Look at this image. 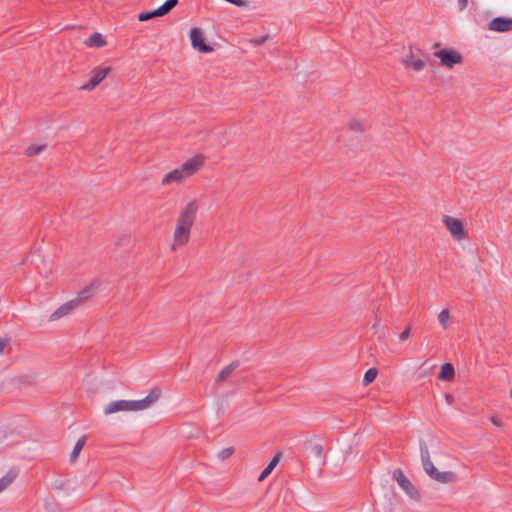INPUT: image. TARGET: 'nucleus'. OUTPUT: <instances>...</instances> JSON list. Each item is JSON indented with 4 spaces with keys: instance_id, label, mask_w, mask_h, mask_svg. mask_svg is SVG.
I'll return each instance as SVG.
<instances>
[{
    "instance_id": "1",
    "label": "nucleus",
    "mask_w": 512,
    "mask_h": 512,
    "mask_svg": "<svg viewBox=\"0 0 512 512\" xmlns=\"http://www.w3.org/2000/svg\"><path fill=\"white\" fill-rule=\"evenodd\" d=\"M434 56L440 59V64L447 68H453L456 64L463 62L462 55L456 50L450 48H443L435 51Z\"/></svg>"
},
{
    "instance_id": "2",
    "label": "nucleus",
    "mask_w": 512,
    "mask_h": 512,
    "mask_svg": "<svg viewBox=\"0 0 512 512\" xmlns=\"http://www.w3.org/2000/svg\"><path fill=\"white\" fill-rule=\"evenodd\" d=\"M393 479L396 480L398 485L405 491V493L414 500H420V493L416 486L405 476L401 469H396L393 472Z\"/></svg>"
},
{
    "instance_id": "3",
    "label": "nucleus",
    "mask_w": 512,
    "mask_h": 512,
    "mask_svg": "<svg viewBox=\"0 0 512 512\" xmlns=\"http://www.w3.org/2000/svg\"><path fill=\"white\" fill-rule=\"evenodd\" d=\"M161 396V389L154 387L149 394L141 400H129V411H140L147 409L155 403Z\"/></svg>"
},
{
    "instance_id": "4",
    "label": "nucleus",
    "mask_w": 512,
    "mask_h": 512,
    "mask_svg": "<svg viewBox=\"0 0 512 512\" xmlns=\"http://www.w3.org/2000/svg\"><path fill=\"white\" fill-rule=\"evenodd\" d=\"M443 222L455 240L461 241L467 238V232L461 220L446 215Z\"/></svg>"
},
{
    "instance_id": "5",
    "label": "nucleus",
    "mask_w": 512,
    "mask_h": 512,
    "mask_svg": "<svg viewBox=\"0 0 512 512\" xmlns=\"http://www.w3.org/2000/svg\"><path fill=\"white\" fill-rule=\"evenodd\" d=\"M111 67L98 66L90 72L89 81L80 87L81 90L91 91L98 86L104 78L111 72Z\"/></svg>"
},
{
    "instance_id": "6",
    "label": "nucleus",
    "mask_w": 512,
    "mask_h": 512,
    "mask_svg": "<svg viewBox=\"0 0 512 512\" xmlns=\"http://www.w3.org/2000/svg\"><path fill=\"white\" fill-rule=\"evenodd\" d=\"M190 40L192 47L201 53H210L214 50L211 45L205 42L203 32L198 27L190 30Z\"/></svg>"
},
{
    "instance_id": "7",
    "label": "nucleus",
    "mask_w": 512,
    "mask_h": 512,
    "mask_svg": "<svg viewBox=\"0 0 512 512\" xmlns=\"http://www.w3.org/2000/svg\"><path fill=\"white\" fill-rule=\"evenodd\" d=\"M198 209L199 206L196 200L189 202L180 213L177 221L192 227L195 222Z\"/></svg>"
},
{
    "instance_id": "8",
    "label": "nucleus",
    "mask_w": 512,
    "mask_h": 512,
    "mask_svg": "<svg viewBox=\"0 0 512 512\" xmlns=\"http://www.w3.org/2000/svg\"><path fill=\"white\" fill-rule=\"evenodd\" d=\"M304 451L315 458H321L324 452V446L322 442L316 437L307 438L303 442Z\"/></svg>"
},
{
    "instance_id": "9",
    "label": "nucleus",
    "mask_w": 512,
    "mask_h": 512,
    "mask_svg": "<svg viewBox=\"0 0 512 512\" xmlns=\"http://www.w3.org/2000/svg\"><path fill=\"white\" fill-rule=\"evenodd\" d=\"M420 454H421V461L423 465V469L427 473V475L433 479V476H435L438 469L434 466L433 462L430 458V453L428 450V447L425 443V441H420Z\"/></svg>"
},
{
    "instance_id": "10",
    "label": "nucleus",
    "mask_w": 512,
    "mask_h": 512,
    "mask_svg": "<svg viewBox=\"0 0 512 512\" xmlns=\"http://www.w3.org/2000/svg\"><path fill=\"white\" fill-rule=\"evenodd\" d=\"M190 231V226L177 221L174 231V245L172 248L175 249L176 246H183L187 244L190 239Z\"/></svg>"
},
{
    "instance_id": "11",
    "label": "nucleus",
    "mask_w": 512,
    "mask_h": 512,
    "mask_svg": "<svg viewBox=\"0 0 512 512\" xmlns=\"http://www.w3.org/2000/svg\"><path fill=\"white\" fill-rule=\"evenodd\" d=\"M488 29L500 33L512 31V18L504 16L495 17L488 23Z\"/></svg>"
},
{
    "instance_id": "12",
    "label": "nucleus",
    "mask_w": 512,
    "mask_h": 512,
    "mask_svg": "<svg viewBox=\"0 0 512 512\" xmlns=\"http://www.w3.org/2000/svg\"><path fill=\"white\" fill-rule=\"evenodd\" d=\"M203 160H204L203 156H195V157L187 160L186 162H184L181 165L180 170L184 176L185 175L186 176L193 175L203 165Z\"/></svg>"
},
{
    "instance_id": "13",
    "label": "nucleus",
    "mask_w": 512,
    "mask_h": 512,
    "mask_svg": "<svg viewBox=\"0 0 512 512\" xmlns=\"http://www.w3.org/2000/svg\"><path fill=\"white\" fill-rule=\"evenodd\" d=\"M121 411H129V400L111 401L105 405L103 409L105 415H110Z\"/></svg>"
},
{
    "instance_id": "14",
    "label": "nucleus",
    "mask_w": 512,
    "mask_h": 512,
    "mask_svg": "<svg viewBox=\"0 0 512 512\" xmlns=\"http://www.w3.org/2000/svg\"><path fill=\"white\" fill-rule=\"evenodd\" d=\"M98 287L99 283L93 282L90 285L83 288L81 291H79L77 297L74 299L75 301H77V306L91 298L96 293Z\"/></svg>"
},
{
    "instance_id": "15",
    "label": "nucleus",
    "mask_w": 512,
    "mask_h": 512,
    "mask_svg": "<svg viewBox=\"0 0 512 512\" xmlns=\"http://www.w3.org/2000/svg\"><path fill=\"white\" fill-rule=\"evenodd\" d=\"M77 307V301L71 300L63 305H61L58 309H56L50 316V320H57L67 314H69L72 310Z\"/></svg>"
},
{
    "instance_id": "16",
    "label": "nucleus",
    "mask_w": 512,
    "mask_h": 512,
    "mask_svg": "<svg viewBox=\"0 0 512 512\" xmlns=\"http://www.w3.org/2000/svg\"><path fill=\"white\" fill-rule=\"evenodd\" d=\"M281 457H282V453L281 452H278V453L275 454V456L270 460V462L265 467V469L260 473V475L258 477V481L259 482L264 481L272 473L274 468L279 463Z\"/></svg>"
},
{
    "instance_id": "17",
    "label": "nucleus",
    "mask_w": 512,
    "mask_h": 512,
    "mask_svg": "<svg viewBox=\"0 0 512 512\" xmlns=\"http://www.w3.org/2000/svg\"><path fill=\"white\" fill-rule=\"evenodd\" d=\"M455 376V368L452 363H444L441 366L440 372L438 374V379L442 381H451Z\"/></svg>"
},
{
    "instance_id": "18",
    "label": "nucleus",
    "mask_w": 512,
    "mask_h": 512,
    "mask_svg": "<svg viewBox=\"0 0 512 512\" xmlns=\"http://www.w3.org/2000/svg\"><path fill=\"white\" fill-rule=\"evenodd\" d=\"M433 480L443 484L452 483L457 480V475L452 471H437L435 476H433Z\"/></svg>"
},
{
    "instance_id": "19",
    "label": "nucleus",
    "mask_w": 512,
    "mask_h": 512,
    "mask_svg": "<svg viewBox=\"0 0 512 512\" xmlns=\"http://www.w3.org/2000/svg\"><path fill=\"white\" fill-rule=\"evenodd\" d=\"M414 55L412 51H410L409 56L407 58L402 59V63L405 67H412L415 71H420L425 67V62L422 59L414 60Z\"/></svg>"
},
{
    "instance_id": "20",
    "label": "nucleus",
    "mask_w": 512,
    "mask_h": 512,
    "mask_svg": "<svg viewBox=\"0 0 512 512\" xmlns=\"http://www.w3.org/2000/svg\"><path fill=\"white\" fill-rule=\"evenodd\" d=\"M18 476V470L10 469L3 477L0 478V493L5 490Z\"/></svg>"
},
{
    "instance_id": "21",
    "label": "nucleus",
    "mask_w": 512,
    "mask_h": 512,
    "mask_svg": "<svg viewBox=\"0 0 512 512\" xmlns=\"http://www.w3.org/2000/svg\"><path fill=\"white\" fill-rule=\"evenodd\" d=\"M239 366V361H233L231 362L229 365H227L226 367H224L219 373L218 375L216 376V379L215 381L218 383V382H221V381H224L226 378H228L234 371L235 369Z\"/></svg>"
},
{
    "instance_id": "22",
    "label": "nucleus",
    "mask_w": 512,
    "mask_h": 512,
    "mask_svg": "<svg viewBox=\"0 0 512 512\" xmlns=\"http://www.w3.org/2000/svg\"><path fill=\"white\" fill-rule=\"evenodd\" d=\"M184 179V175L181 172L180 168L174 169L169 173L165 174L162 179V185H166L172 182H181Z\"/></svg>"
},
{
    "instance_id": "23",
    "label": "nucleus",
    "mask_w": 512,
    "mask_h": 512,
    "mask_svg": "<svg viewBox=\"0 0 512 512\" xmlns=\"http://www.w3.org/2000/svg\"><path fill=\"white\" fill-rule=\"evenodd\" d=\"M84 43L89 47L100 48L106 44V41L100 33L95 32L89 38H87Z\"/></svg>"
},
{
    "instance_id": "24",
    "label": "nucleus",
    "mask_w": 512,
    "mask_h": 512,
    "mask_svg": "<svg viewBox=\"0 0 512 512\" xmlns=\"http://www.w3.org/2000/svg\"><path fill=\"white\" fill-rule=\"evenodd\" d=\"M85 443H86V436H82V437H80L77 440V442H76V444H75V446H74V448H73V450H72V452L70 454V462L73 463V462H75L77 460V458H78L81 450L83 449Z\"/></svg>"
},
{
    "instance_id": "25",
    "label": "nucleus",
    "mask_w": 512,
    "mask_h": 512,
    "mask_svg": "<svg viewBox=\"0 0 512 512\" xmlns=\"http://www.w3.org/2000/svg\"><path fill=\"white\" fill-rule=\"evenodd\" d=\"M377 375H378L377 368H375V367L369 368L364 374V377L362 380L363 386H368L369 384H371L376 379Z\"/></svg>"
},
{
    "instance_id": "26",
    "label": "nucleus",
    "mask_w": 512,
    "mask_h": 512,
    "mask_svg": "<svg viewBox=\"0 0 512 512\" xmlns=\"http://www.w3.org/2000/svg\"><path fill=\"white\" fill-rule=\"evenodd\" d=\"M179 3L178 0H166L160 7H158L161 16L168 14Z\"/></svg>"
},
{
    "instance_id": "27",
    "label": "nucleus",
    "mask_w": 512,
    "mask_h": 512,
    "mask_svg": "<svg viewBox=\"0 0 512 512\" xmlns=\"http://www.w3.org/2000/svg\"><path fill=\"white\" fill-rule=\"evenodd\" d=\"M156 17H162L161 14L159 13L158 8L154 9V10H151V11L141 12L138 15V19L141 22L148 21V20H150L152 18H156Z\"/></svg>"
},
{
    "instance_id": "28",
    "label": "nucleus",
    "mask_w": 512,
    "mask_h": 512,
    "mask_svg": "<svg viewBox=\"0 0 512 512\" xmlns=\"http://www.w3.org/2000/svg\"><path fill=\"white\" fill-rule=\"evenodd\" d=\"M46 149V145L43 144V145H30L26 150H25V155L29 156V157H32V156H35V155H38L40 154L41 152H43L44 150Z\"/></svg>"
},
{
    "instance_id": "29",
    "label": "nucleus",
    "mask_w": 512,
    "mask_h": 512,
    "mask_svg": "<svg viewBox=\"0 0 512 512\" xmlns=\"http://www.w3.org/2000/svg\"><path fill=\"white\" fill-rule=\"evenodd\" d=\"M234 452H235V449L233 447L224 448L218 453V458L220 460L224 461V460L230 458Z\"/></svg>"
},
{
    "instance_id": "30",
    "label": "nucleus",
    "mask_w": 512,
    "mask_h": 512,
    "mask_svg": "<svg viewBox=\"0 0 512 512\" xmlns=\"http://www.w3.org/2000/svg\"><path fill=\"white\" fill-rule=\"evenodd\" d=\"M349 126L355 132H363L365 130L364 124L359 120H351Z\"/></svg>"
},
{
    "instance_id": "31",
    "label": "nucleus",
    "mask_w": 512,
    "mask_h": 512,
    "mask_svg": "<svg viewBox=\"0 0 512 512\" xmlns=\"http://www.w3.org/2000/svg\"><path fill=\"white\" fill-rule=\"evenodd\" d=\"M450 318V313L448 310H442L438 315V320L440 324L443 326V328L447 327V322Z\"/></svg>"
},
{
    "instance_id": "32",
    "label": "nucleus",
    "mask_w": 512,
    "mask_h": 512,
    "mask_svg": "<svg viewBox=\"0 0 512 512\" xmlns=\"http://www.w3.org/2000/svg\"><path fill=\"white\" fill-rule=\"evenodd\" d=\"M269 38V35H264L261 37L253 38L250 40V42L255 46L263 45Z\"/></svg>"
},
{
    "instance_id": "33",
    "label": "nucleus",
    "mask_w": 512,
    "mask_h": 512,
    "mask_svg": "<svg viewBox=\"0 0 512 512\" xmlns=\"http://www.w3.org/2000/svg\"><path fill=\"white\" fill-rule=\"evenodd\" d=\"M410 332H411V328L410 326H407L404 331L401 332V334L399 335V340L401 342L407 340L410 336Z\"/></svg>"
},
{
    "instance_id": "34",
    "label": "nucleus",
    "mask_w": 512,
    "mask_h": 512,
    "mask_svg": "<svg viewBox=\"0 0 512 512\" xmlns=\"http://www.w3.org/2000/svg\"><path fill=\"white\" fill-rule=\"evenodd\" d=\"M9 338H0V355L4 353V349L9 345Z\"/></svg>"
},
{
    "instance_id": "35",
    "label": "nucleus",
    "mask_w": 512,
    "mask_h": 512,
    "mask_svg": "<svg viewBox=\"0 0 512 512\" xmlns=\"http://www.w3.org/2000/svg\"><path fill=\"white\" fill-rule=\"evenodd\" d=\"M21 383H32L34 381V377L32 376H21L18 378Z\"/></svg>"
},
{
    "instance_id": "36",
    "label": "nucleus",
    "mask_w": 512,
    "mask_h": 512,
    "mask_svg": "<svg viewBox=\"0 0 512 512\" xmlns=\"http://www.w3.org/2000/svg\"><path fill=\"white\" fill-rule=\"evenodd\" d=\"M468 5V0H458L459 11H463Z\"/></svg>"
},
{
    "instance_id": "37",
    "label": "nucleus",
    "mask_w": 512,
    "mask_h": 512,
    "mask_svg": "<svg viewBox=\"0 0 512 512\" xmlns=\"http://www.w3.org/2000/svg\"><path fill=\"white\" fill-rule=\"evenodd\" d=\"M490 420L495 426H501L502 424L501 420L498 417H491Z\"/></svg>"
},
{
    "instance_id": "38",
    "label": "nucleus",
    "mask_w": 512,
    "mask_h": 512,
    "mask_svg": "<svg viewBox=\"0 0 512 512\" xmlns=\"http://www.w3.org/2000/svg\"><path fill=\"white\" fill-rule=\"evenodd\" d=\"M446 400L448 403H451L453 401V396L450 394H446Z\"/></svg>"
},
{
    "instance_id": "39",
    "label": "nucleus",
    "mask_w": 512,
    "mask_h": 512,
    "mask_svg": "<svg viewBox=\"0 0 512 512\" xmlns=\"http://www.w3.org/2000/svg\"><path fill=\"white\" fill-rule=\"evenodd\" d=\"M63 486H64V484L61 483V484L56 485L55 488L60 489V488H63Z\"/></svg>"
}]
</instances>
